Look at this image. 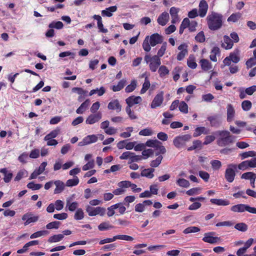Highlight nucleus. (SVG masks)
Wrapping results in <instances>:
<instances>
[{
  "label": "nucleus",
  "instance_id": "nucleus-1",
  "mask_svg": "<svg viewBox=\"0 0 256 256\" xmlns=\"http://www.w3.org/2000/svg\"><path fill=\"white\" fill-rule=\"evenodd\" d=\"M206 21L208 27L210 30H218L222 26V16L212 12L207 16Z\"/></svg>",
  "mask_w": 256,
  "mask_h": 256
},
{
  "label": "nucleus",
  "instance_id": "nucleus-2",
  "mask_svg": "<svg viewBox=\"0 0 256 256\" xmlns=\"http://www.w3.org/2000/svg\"><path fill=\"white\" fill-rule=\"evenodd\" d=\"M163 41L162 36L158 33L154 34L150 36H146L142 43V48L146 52L151 50V46H154L158 44H161Z\"/></svg>",
  "mask_w": 256,
  "mask_h": 256
},
{
  "label": "nucleus",
  "instance_id": "nucleus-3",
  "mask_svg": "<svg viewBox=\"0 0 256 256\" xmlns=\"http://www.w3.org/2000/svg\"><path fill=\"white\" fill-rule=\"evenodd\" d=\"M216 134L218 136L217 144L220 146H225L234 140L235 137L228 130H219Z\"/></svg>",
  "mask_w": 256,
  "mask_h": 256
},
{
  "label": "nucleus",
  "instance_id": "nucleus-4",
  "mask_svg": "<svg viewBox=\"0 0 256 256\" xmlns=\"http://www.w3.org/2000/svg\"><path fill=\"white\" fill-rule=\"evenodd\" d=\"M144 60L146 63L149 64L150 69L152 72H156L161 64L160 58L156 56L151 57L149 55H146Z\"/></svg>",
  "mask_w": 256,
  "mask_h": 256
},
{
  "label": "nucleus",
  "instance_id": "nucleus-5",
  "mask_svg": "<svg viewBox=\"0 0 256 256\" xmlns=\"http://www.w3.org/2000/svg\"><path fill=\"white\" fill-rule=\"evenodd\" d=\"M237 169L236 164H230L228 165L225 172V178L229 182H232L236 176V170Z\"/></svg>",
  "mask_w": 256,
  "mask_h": 256
},
{
  "label": "nucleus",
  "instance_id": "nucleus-6",
  "mask_svg": "<svg viewBox=\"0 0 256 256\" xmlns=\"http://www.w3.org/2000/svg\"><path fill=\"white\" fill-rule=\"evenodd\" d=\"M230 210L233 212H243L247 211L252 214H256V208L250 207L244 204H238L231 207Z\"/></svg>",
  "mask_w": 256,
  "mask_h": 256
},
{
  "label": "nucleus",
  "instance_id": "nucleus-7",
  "mask_svg": "<svg viewBox=\"0 0 256 256\" xmlns=\"http://www.w3.org/2000/svg\"><path fill=\"white\" fill-rule=\"evenodd\" d=\"M86 210L89 216H93L97 215L104 216L106 213V209L103 207H93L90 205L86 206Z\"/></svg>",
  "mask_w": 256,
  "mask_h": 256
},
{
  "label": "nucleus",
  "instance_id": "nucleus-8",
  "mask_svg": "<svg viewBox=\"0 0 256 256\" xmlns=\"http://www.w3.org/2000/svg\"><path fill=\"white\" fill-rule=\"evenodd\" d=\"M192 138L190 134H184L176 137L173 140L174 146L177 148H180L184 146L186 142L189 141Z\"/></svg>",
  "mask_w": 256,
  "mask_h": 256
},
{
  "label": "nucleus",
  "instance_id": "nucleus-9",
  "mask_svg": "<svg viewBox=\"0 0 256 256\" xmlns=\"http://www.w3.org/2000/svg\"><path fill=\"white\" fill-rule=\"evenodd\" d=\"M164 93L162 91L158 92L154 97L150 104V107L152 109L156 108L161 106L164 102Z\"/></svg>",
  "mask_w": 256,
  "mask_h": 256
},
{
  "label": "nucleus",
  "instance_id": "nucleus-10",
  "mask_svg": "<svg viewBox=\"0 0 256 256\" xmlns=\"http://www.w3.org/2000/svg\"><path fill=\"white\" fill-rule=\"evenodd\" d=\"M38 216L34 215L32 212L26 213L22 218V220L24 222V226H28L32 222H36L38 220Z\"/></svg>",
  "mask_w": 256,
  "mask_h": 256
},
{
  "label": "nucleus",
  "instance_id": "nucleus-11",
  "mask_svg": "<svg viewBox=\"0 0 256 256\" xmlns=\"http://www.w3.org/2000/svg\"><path fill=\"white\" fill-rule=\"evenodd\" d=\"M98 140V136L96 134L88 135L84 137L82 141L80 142L78 145L80 146L88 145L96 142Z\"/></svg>",
  "mask_w": 256,
  "mask_h": 256
},
{
  "label": "nucleus",
  "instance_id": "nucleus-12",
  "mask_svg": "<svg viewBox=\"0 0 256 256\" xmlns=\"http://www.w3.org/2000/svg\"><path fill=\"white\" fill-rule=\"evenodd\" d=\"M215 234L214 232H206L204 234V237L202 240L210 244H216L220 241V238L218 236H214Z\"/></svg>",
  "mask_w": 256,
  "mask_h": 256
},
{
  "label": "nucleus",
  "instance_id": "nucleus-13",
  "mask_svg": "<svg viewBox=\"0 0 256 256\" xmlns=\"http://www.w3.org/2000/svg\"><path fill=\"white\" fill-rule=\"evenodd\" d=\"M102 118V114L100 112L91 114L86 118V123L88 124H93L98 122Z\"/></svg>",
  "mask_w": 256,
  "mask_h": 256
},
{
  "label": "nucleus",
  "instance_id": "nucleus-14",
  "mask_svg": "<svg viewBox=\"0 0 256 256\" xmlns=\"http://www.w3.org/2000/svg\"><path fill=\"white\" fill-rule=\"evenodd\" d=\"M188 46L186 44L184 43L180 45L178 50H180L179 53L177 55V60H182L188 54Z\"/></svg>",
  "mask_w": 256,
  "mask_h": 256
},
{
  "label": "nucleus",
  "instance_id": "nucleus-15",
  "mask_svg": "<svg viewBox=\"0 0 256 256\" xmlns=\"http://www.w3.org/2000/svg\"><path fill=\"white\" fill-rule=\"evenodd\" d=\"M47 166V162H42L40 166L36 168L33 172L30 174V180L36 178L38 176L42 174L45 170L46 167Z\"/></svg>",
  "mask_w": 256,
  "mask_h": 256
},
{
  "label": "nucleus",
  "instance_id": "nucleus-16",
  "mask_svg": "<svg viewBox=\"0 0 256 256\" xmlns=\"http://www.w3.org/2000/svg\"><path fill=\"white\" fill-rule=\"evenodd\" d=\"M180 9L174 6L172 7L170 10V14L172 18V23L174 24L180 22V18L178 15Z\"/></svg>",
  "mask_w": 256,
  "mask_h": 256
},
{
  "label": "nucleus",
  "instance_id": "nucleus-17",
  "mask_svg": "<svg viewBox=\"0 0 256 256\" xmlns=\"http://www.w3.org/2000/svg\"><path fill=\"white\" fill-rule=\"evenodd\" d=\"M142 102V98L140 96H129L126 100L128 105L132 106L134 104H140Z\"/></svg>",
  "mask_w": 256,
  "mask_h": 256
},
{
  "label": "nucleus",
  "instance_id": "nucleus-18",
  "mask_svg": "<svg viewBox=\"0 0 256 256\" xmlns=\"http://www.w3.org/2000/svg\"><path fill=\"white\" fill-rule=\"evenodd\" d=\"M170 16L168 12H162L157 19L158 23L162 26H164L168 22Z\"/></svg>",
  "mask_w": 256,
  "mask_h": 256
},
{
  "label": "nucleus",
  "instance_id": "nucleus-19",
  "mask_svg": "<svg viewBox=\"0 0 256 256\" xmlns=\"http://www.w3.org/2000/svg\"><path fill=\"white\" fill-rule=\"evenodd\" d=\"M208 4L205 0H201L199 4V10L198 13L199 16L201 18H204L206 16L208 10Z\"/></svg>",
  "mask_w": 256,
  "mask_h": 256
},
{
  "label": "nucleus",
  "instance_id": "nucleus-20",
  "mask_svg": "<svg viewBox=\"0 0 256 256\" xmlns=\"http://www.w3.org/2000/svg\"><path fill=\"white\" fill-rule=\"evenodd\" d=\"M236 114L234 108L231 104H228L226 107L227 121L231 122L234 120Z\"/></svg>",
  "mask_w": 256,
  "mask_h": 256
},
{
  "label": "nucleus",
  "instance_id": "nucleus-21",
  "mask_svg": "<svg viewBox=\"0 0 256 256\" xmlns=\"http://www.w3.org/2000/svg\"><path fill=\"white\" fill-rule=\"evenodd\" d=\"M108 108L110 110H116L117 112H120L122 110V106L118 100L116 99L110 101L108 104Z\"/></svg>",
  "mask_w": 256,
  "mask_h": 256
},
{
  "label": "nucleus",
  "instance_id": "nucleus-22",
  "mask_svg": "<svg viewBox=\"0 0 256 256\" xmlns=\"http://www.w3.org/2000/svg\"><path fill=\"white\" fill-rule=\"evenodd\" d=\"M79 204L76 202H72V198H68L66 200V208L70 212H74L78 209Z\"/></svg>",
  "mask_w": 256,
  "mask_h": 256
},
{
  "label": "nucleus",
  "instance_id": "nucleus-23",
  "mask_svg": "<svg viewBox=\"0 0 256 256\" xmlns=\"http://www.w3.org/2000/svg\"><path fill=\"white\" fill-rule=\"evenodd\" d=\"M232 46L233 41L231 40L228 36H224L222 44V46L226 50H230L232 48Z\"/></svg>",
  "mask_w": 256,
  "mask_h": 256
},
{
  "label": "nucleus",
  "instance_id": "nucleus-24",
  "mask_svg": "<svg viewBox=\"0 0 256 256\" xmlns=\"http://www.w3.org/2000/svg\"><path fill=\"white\" fill-rule=\"evenodd\" d=\"M200 64L202 69L205 72L210 70L212 68L211 62L206 59H202L200 62Z\"/></svg>",
  "mask_w": 256,
  "mask_h": 256
},
{
  "label": "nucleus",
  "instance_id": "nucleus-25",
  "mask_svg": "<svg viewBox=\"0 0 256 256\" xmlns=\"http://www.w3.org/2000/svg\"><path fill=\"white\" fill-rule=\"evenodd\" d=\"M93 18L94 20H96L98 21L97 24L98 28L100 30V32L103 33H106L108 32V29L104 28V25L102 22V18L101 16L99 15H94L93 16Z\"/></svg>",
  "mask_w": 256,
  "mask_h": 256
},
{
  "label": "nucleus",
  "instance_id": "nucleus-26",
  "mask_svg": "<svg viewBox=\"0 0 256 256\" xmlns=\"http://www.w3.org/2000/svg\"><path fill=\"white\" fill-rule=\"evenodd\" d=\"M208 120L210 121L212 126L218 127L222 122L220 118L216 115L208 117Z\"/></svg>",
  "mask_w": 256,
  "mask_h": 256
},
{
  "label": "nucleus",
  "instance_id": "nucleus-27",
  "mask_svg": "<svg viewBox=\"0 0 256 256\" xmlns=\"http://www.w3.org/2000/svg\"><path fill=\"white\" fill-rule=\"evenodd\" d=\"M116 6H112L102 10V15L103 16L110 17L112 16V13L116 12Z\"/></svg>",
  "mask_w": 256,
  "mask_h": 256
},
{
  "label": "nucleus",
  "instance_id": "nucleus-28",
  "mask_svg": "<svg viewBox=\"0 0 256 256\" xmlns=\"http://www.w3.org/2000/svg\"><path fill=\"white\" fill-rule=\"evenodd\" d=\"M54 184L56 186V188L54 190L55 194L61 193L64 189V184L61 180H56L54 181Z\"/></svg>",
  "mask_w": 256,
  "mask_h": 256
},
{
  "label": "nucleus",
  "instance_id": "nucleus-29",
  "mask_svg": "<svg viewBox=\"0 0 256 256\" xmlns=\"http://www.w3.org/2000/svg\"><path fill=\"white\" fill-rule=\"evenodd\" d=\"M220 54V50L217 46H214L210 53V58L212 62H217L216 56H219Z\"/></svg>",
  "mask_w": 256,
  "mask_h": 256
},
{
  "label": "nucleus",
  "instance_id": "nucleus-30",
  "mask_svg": "<svg viewBox=\"0 0 256 256\" xmlns=\"http://www.w3.org/2000/svg\"><path fill=\"white\" fill-rule=\"evenodd\" d=\"M90 104V100L88 99L81 104L80 107L76 110L78 114H83L88 108Z\"/></svg>",
  "mask_w": 256,
  "mask_h": 256
},
{
  "label": "nucleus",
  "instance_id": "nucleus-31",
  "mask_svg": "<svg viewBox=\"0 0 256 256\" xmlns=\"http://www.w3.org/2000/svg\"><path fill=\"white\" fill-rule=\"evenodd\" d=\"M154 169L152 168L144 169L141 172V176L148 178H152L154 176Z\"/></svg>",
  "mask_w": 256,
  "mask_h": 256
},
{
  "label": "nucleus",
  "instance_id": "nucleus-32",
  "mask_svg": "<svg viewBox=\"0 0 256 256\" xmlns=\"http://www.w3.org/2000/svg\"><path fill=\"white\" fill-rule=\"evenodd\" d=\"M210 201L212 204L217 206H226L230 204V201L227 200L212 198Z\"/></svg>",
  "mask_w": 256,
  "mask_h": 256
},
{
  "label": "nucleus",
  "instance_id": "nucleus-33",
  "mask_svg": "<svg viewBox=\"0 0 256 256\" xmlns=\"http://www.w3.org/2000/svg\"><path fill=\"white\" fill-rule=\"evenodd\" d=\"M158 73L160 78H164L168 75L170 70L166 66L162 65L159 67Z\"/></svg>",
  "mask_w": 256,
  "mask_h": 256
},
{
  "label": "nucleus",
  "instance_id": "nucleus-34",
  "mask_svg": "<svg viewBox=\"0 0 256 256\" xmlns=\"http://www.w3.org/2000/svg\"><path fill=\"white\" fill-rule=\"evenodd\" d=\"M0 172L4 175V180L6 182H10L12 176V172H8V170L6 168L0 169Z\"/></svg>",
  "mask_w": 256,
  "mask_h": 256
},
{
  "label": "nucleus",
  "instance_id": "nucleus-35",
  "mask_svg": "<svg viewBox=\"0 0 256 256\" xmlns=\"http://www.w3.org/2000/svg\"><path fill=\"white\" fill-rule=\"evenodd\" d=\"M116 210L118 212L120 215L124 214L126 211V207L124 206V204L122 202H118L114 204Z\"/></svg>",
  "mask_w": 256,
  "mask_h": 256
},
{
  "label": "nucleus",
  "instance_id": "nucleus-36",
  "mask_svg": "<svg viewBox=\"0 0 256 256\" xmlns=\"http://www.w3.org/2000/svg\"><path fill=\"white\" fill-rule=\"evenodd\" d=\"M208 133V130L204 126L198 127L196 128L194 133V136L197 137L202 134H207Z\"/></svg>",
  "mask_w": 256,
  "mask_h": 256
},
{
  "label": "nucleus",
  "instance_id": "nucleus-37",
  "mask_svg": "<svg viewBox=\"0 0 256 256\" xmlns=\"http://www.w3.org/2000/svg\"><path fill=\"white\" fill-rule=\"evenodd\" d=\"M176 183L179 186L184 188H188L190 186V182L188 180L182 178H178L176 180Z\"/></svg>",
  "mask_w": 256,
  "mask_h": 256
},
{
  "label": "nucleus",
  "instance_id": "nucleus-38",
  "mask_svg": "<svg viewBox=\"0 0 256 256\" xmlns=\"http://www.w3.org/2000/svg\"><path fill=\"white\" fill-rule=\"evenodd\" d=\"M60 129L57 128L53 130H52L50 134L46 135L44 138V140H49L50 139H53L57 136L60 134Z\"/></svg>",
  "mask_w": 256,
  "mask_h": 256
},
{
  "label": "nucleus",
  "instance_id": "nucleus-39",
  "mask_svg": "<svg viewBox=\"0 0 256 256\" xmlns=\"http://www.w3.org/2000/svg\"><path fill=\"white\" fill-rule=\"evenodd\" d=\"M64 238L62 234H55L49 238L48 242L50 243L57 242L62 240Z\"/></svg>",
  "mask_w": 256,
  "mask_h": 256
},
{
  "label": "nucleus",
  "instance_id": "nucleus-40",
  "mask_svg": "<svg viewBox=\"0 0 256 256\" xmlns=\"http://www.w3.org/2000/svg\"><path fill=\"white\" fill-rule=\"evenodd\" d=\"M126 80H120L116 85L113 86L112 87V90L114 92H118L124 87V86L126 84Z\"/></svg>",
  "mask_w": 256,
  "mask_h": 256
},
{
  "label": "nucleus",
  "instance_id": "nucleus-41",
  "mask_svg": "<svg viewBox=\"0 0 256 256\" xmlns=\"http://www.w3.org/2000/svg\"><path fill=\"white\" fill-rule=\"evenodd\" d=\"M48 232L47 230H40L38 231L34 234H32L30 236L31 239L36 238L39 237H41L44 236L48 235Z\"/></svg>",
  "mask_w": 256,
  "mask_h": 256
},
{
  "label": "nucleus",
  "instance_id": "nucleus-42",
  "mask_svg": "<svg viewBox=\"0 0 256 256\" xmlns=\"http://www.w3.org/2000/svg\"><path fill=\"white\" fill-rule=\"evenodd\" d=\"M200 231V228L198 227L194 226H189L185 228L183 230V233L184 234H189L191 233H195Z\"/></svg>",
  "mask_w": 256,
  "mask_h": 256
},
{
  "label": "nucleus",
  "instance_id": "nucleus-43",
  "mask_svg": "<svg viewBox=\"0 0 256 256\" xmlns=\"http://www.w3.org/2000/svg\"><path fill=\"white\" fill-rule=\"evenodd\" d=\"M79 183V179L78 176H74L72 179L68 180L66 182L67 186L72 187L76 186Z\"/></svg>",
  "mask_w": 256,
  "mask_h": 256
},
{
  "label": "nucleus",
  "instance_id": "nucleus-44",
  "mask_svg": "<svg viewBox=\"0 0 256 256\" xmlns=\"http://www.w3.org/2000/svg\"><path fill=\"white\" fill-rule=\"evenodd\" d=\"M28 175V172L23 169L20 170L18 173L17 174L14 180L16 181H19L22 178L26 177Z\"/></svg>",
  "mask_w": 256,
  "mask_h": 256
},
{
  "label": "nucleus",
  "instance_id": "nucleus-45",
  "mask_svg": "<svg viewBox=\"0 0 256 256\" xmlns=\"http://www.w3.org/2000/svg\"><path fill=\"white\" fill-rule=\"evenodd\" d=\"M242 14L239 12L232 14L228 18V22H236L240 18Z\"/></svg>",
  "mask_w": 256,
  "mask_h": 256
},
{
  "label": "nucleus",
  "instance_id": "nucleus-46",
  "mask_svg": "<svg viewBox=\"0 0 256 256\" xmlns=\"http://www.w3.org/2000/svg\"><path fill=\"white\" fill-rule=\"evenodd\" d=\"M48 27L50 28H56L58 30H60L62 28L64 27V24L62 22H52L48 26Z\"/></svg>",
  "mask_w": 256,
  "mask_h": 256
},
{
  "label": "nucleus",
  "instance_id": "nucleus-47",
  "mask_svg": "<svg viewBox=\"0 0 256 256\" xmlns=\"http://www.w3.org/2000/svg\"><path fill=\"white\" fill-rule=\"evenodd\" d=\"M84 218V212L81 208H78L74 215V218L76 220H81Z\"/></svg>",
  "mask_w": 256,
  "mask_h": 256
},
{
  "label": "nucleus",
  "instance_id": "nucleus-48",
  "mask_svg": "<svg viewBox=\"0 0 256 256\" xmlns=\"http://www.w3.org/2000/svg\"><path fill=\"white\" fill-rule=\"evenodd\" d=\"M150 82L147 76L146 77L144 82L142 84V88L140 90V94H144L150 86Z\"/></svg>",
  "mask_w": 256,
  "mask_h": 256
},
{
  "label": "nucleus",
  "instance_id": "nucleus-49",
  "mask_svg": "<svg viewBox=\"0 0 256 256\" xmlns=\"http://www.w3.org/2000/svg\"><path fill=\"white\" fill-rule=\"evenodd\" d=\"M113 228L114 226L108 222H102L98 226V230L101 231L110 230Z\"/></svg>",
  "mask_w": 256,
  "mask_h": 256
},
{
  "label": "nucleus",
  "instance_id": "nucleus-50",
  "mask_svg": "<svg viewBox=\"0 0 256 256\" xmlns=\"http://www.w3.org/2000/svg\"><path fill=\"white\" fill-rule=\"evenodd\" d=\"M178 108L179 110L184 114L188 113V106L184 101H182L180 102H179Z\"/></svg>",
  "mask_w": 256,
  "mask_h": 256
},
{
  "label": "nucleus",
  "instance_id": "nucleus-51",
  "mask_svg": "<svg viewBox=\"0 0 256 256\" xmlns=\"http://www.w3.org/2000/svg\"><path fill=\"white\" fill-rule=\"evenodd\" d=\"M137 82L136 80H133L130 84L128 85L125 88L126 92H130L134 90L136 86Z\"/></svg>",
  "mask_w": 256,
  "mask_h": 256
},
{
  "label": "nucleus",
  "instance_id": "nucleus-52",
  "mask_svg": "<svg viewBox=\"0 0 256 256\" xmlns=\"http://www.w3.org/2000/svg\"><path fill=\"white\" fill-rule=\"evenodd\" d=\"M201 188H192L186 192V194L188 196H194L200 193Z\"/></svg>",
  "mask_w": 256,
  "mask_h": 256
},
{
  "label": "nucleus",
  "instance_id": "nucleus-53",
  "mask_svg": "<svg viewBox=\"0 0 256 256\" xmlns=\"http://www.w3.org/2000/svg\"><path fill=\"white\" fill-rule=\"evenodd\" d=\"M229 56L231 61L234 63H238L240 60L238 52L230 53Z\"/></svg>",
  "mask_w": 256,
  "mask_h": 256
},
{
  "label": "nucleus",
  "instance_id": "nucleus-54",
  "mask_svg": "<svg viewBox=\"0 0 256 256\" xmlns=\"http://www.w3.org/2000/svg\"><path fill=\"white\" fill-rule=\"evenodd\" d=\"M252 102L248 100H244L242 103V108L244 111L249 110L252 108Z\"/></svg>",
  "mask_w": 256,
  "mask_h": 256
},
{
  "label": "nucleus",
  "instance_id": "nucleus-55",
  "mask_svg": "<svg viewBox=\"0 0 256 256\" xmlns=\"http://www.w3.org/2000/svg\"><path fill=\"white\" fill-rule=\"evenodd\" d=\"M210 163L214 170H219L222 166V162L218 160H212L210 162Z\"/></svg>",
  "mask_w": 256,
  "mask_h": 256
},
{
  "label": "nucleus",
  "instance_id": "nucleus-56",
  "mask_svg": "<svg viewBox=\"0 0 256 256\" xmlns=\"http://www.w3.org/2000/svg\"><path fill=\"white\" fill-rule=\"evenodd\" d=\"M163 158L162 156H159L155 160H152L150 164V166L153 168L158 166Z\"/></svg>",
  "mask_w": 256,
  "mask_h": 256
},
{
  "label": "nucleus",
  "instance_id": "nucleus-57",
  "mask_svg": "<svg viewBox=\"0 0 256 256\" xmlns=\"http://www.w3.org/2000/svg\"><path fill=\"white\" fill-rule=\"evenodd\" d=\"M27 187L33 190H40L42 185L39 184H35L34 182H30L27 184Z\"/></svg>",
  "mask_w": 256,
  "mask_h": 256
},
{
  "label": "nucleus",
  "instance_id": "nucleus-58",
  "mask_svg": "<svg viewBox=\"0 0 256 256\" xmlns=\"http://www.w3.org/2000/svg\"><path fill=\"white\" fill-rule=\"evenodd\" d=\"M254 178H256V174L252 172L244 173L241 176L242 179L249 180H250Z\"/></svg>",
  "mask_w": 256,
  "mask_h": 256
},
{
  "label": "nucleus",
  "instance_id": "nucleus-59",
  "mask_svg": "<svg viewBox=\"0 0 256 256\" xmlns=\"http://www.w3.org/2000/svg\"><path fill=\"white\" fill-rule=\"evenodd\" d=\"M153 134V132L150 128H146L141 130L139 134L142 136H150Z\"/></svg>",
  "mask_w": 256,
  "mask_h": 256
},
{
  "label": "nucleus",
  "instance_id": "nucleus-60",
  "mask_svg": "<svg viewBox=\"0 0 256 256\" xmlns=\"http://www.w3.org/2000/svg\"><path fill=\"white\" fill-rule=\"evenodd\" d=\"M114 236L116 240H120L126 241H132L134 240V238L132 236L128 235H117Z\"/></svg>",
  "mask_w": 256,
  "mask_h": 256
},
{
  "label": "nucleus",
  "instance_id": "nucleus-61",
  "mask_svg": "<svg viewBox=\"0 0 256 256\" xmlns=\"http://www.w3.org/2000/svg\"><path fill=\"white\" fill-rule=\"evenodd\" d=\"M182 70V68L179 67V66H177L174 68V69L173 71V74H174L173 78L175 82L177 81L179 79V78H180L179 73Z\"/></svg>",
  "mask_w": 256,
  "mask_h": 256
},
{
  "label": "nucleus",
  "instance_id": "nucleus-62",
  "mask_svg": "<svg viewBox=\"0 0 256 256\" xmlns=\"http://www.w3.org/2000/svg\"><path fill=\"white\" fill-rule=\"evenodd\" d=\"M126 132L120 134V136L124 138H129L131 136V132L133 131L132 127H128L126 128Z\"/></svg>",
  "mask_w": 256,
  "mask_h": 256
},
{
  "label": "nucleus",
  "instance_id": "nucleus-63",
  "mask_svg": "<svg viewBox=\"0 0 256 256\" xmlns=\"http://www.w3.org/2000/svg\"><path fill=\"white\" fill-rule=\"evenodd\" d=\"M234 228L241 232H245L248 229V226L244 223H238L235 225Z\"/></svg>",
  "mask_w": 256,
  "mask_h": 256
},
{
  "label": "nucleus",
  "instance_id": "nucleus-64",
  "mask_svg": "<svg viewBox=\"0 0 256 256\" xmlns=\"http://www.w3.org/2000/svg\"><path fill=\"white\" fill-rule=\"evenodd\" d=\"M60 224V222H59L54 221L47 224L46 226V228L47 229L49 230L52 228L58 229L59 227Z\"/></svg>",
  "mask_w": 256,
  "mask_h": 256
}]
</instances>
